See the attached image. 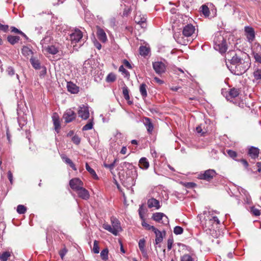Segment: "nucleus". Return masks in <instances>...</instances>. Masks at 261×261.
<instances>
[{"mask_svg":"<svg viewBox=\"0 0 261 261\" xmlns=\"http://www.w3.org/2000/svg\"><path fill=\"white\" fill-rule=\"evenodd\" d=\"M10 256L11 252L9 251H5L0 253V260L1 261H7Z\"/></svg>","mask_w":261,"mask_h":261,"instance_id":"32","label":"nucleus"},{"mask_svg":"<svg viewBox=\"0 0 261 261\" xmlns=\"http://www.w3.org/2000/svg\"><path fill=\"white\" fill-rule=\"evenodd\" d=\"M86 170L92 175V176L93 177V178L95 179H98V176L97 174H96V172L95 171L91 168L88 163L86 164Z\"/></svg>","mask_w":261,"mask_h":261,"instance_id":"36","label":"nucleus"},{"mask_svg":"<svg viewBox=\"0 0 261 261\" xmlns=\"http://www.w3.org/2000/svg\"><path fill=\"white\" fill-rule=\"evenodd\" d=\"M78 114L79 116L82 119H88L90 116L89 107L84 105L80 106L78 110Z\"/></svg>","mask_w":261,"mask_h":261,"instance_id":"6","label":"nucleus"},{"mask_svg":"<svg viewBox=\"0 0 261 261\" xmlns=\"http://www.w3.org/2000/svg\"><path fill=\"white\" fill-rule=\"evenodd\" d=\"M173 231L176 234H180L183 232V229L182 227L177 226L174 227Z\"/></svg>","mask_w":261,"mask_h":261,"instance_id":"48","label":"nucleus"},{"mask_svg":"<svg viewBox=\"0 0 261 261\" xmlns=\"http://www.w3.org/2000/svg\"><path fill=\"white\" fill-rule=\"evenodd\" d=\"M100 256L102 259L107 260L108 257V250L107 249L102 250L100 252Z\"/></svg>","mask_w":261,"mask_h":261,"instance_id":"45","label":"nucleus"},{"mask_svg":"<svg viewBox=\"0 0 261 261\" xmlns=\"http://www.w3.org/2000/svg\"><path fill=\"white\" fill-rule=\"evenodd\" d=\"M61 157L62 159L67 164H68L71 168L73 169L74 171L76 170V168L75 166V165L73 164V163L72 162V161L69 159L67 156L65 154H61Z\"/></svg>","mask_w":261,"mask_h":261,"instance_id":"22","label":"nucleus"},{"mask_svg":"<svg viewBox=\"0 0 261 261\" xmlns=\"http://www.w3.org/2000/svg\"><path fill=\"white\" fill-rule=\"evenodd\" d=\"M68 91L71 93H77L79 91V87L72 82H68L67 84Z\"/></svg>","mask_w":261,"mask_h":261,"instance_id":"20","label":"nucleus"},{"mask_svg":"<svg viewBox=\"0 0 261 261\" xmlns=\"http://www.w3.org/2000/svg\"><path fill=\"white\" fill-rule=\"evenodd\" d=\"M122 167L126 168L127 169L132 171L131 175L134 177L137 175V170L134 166L132 164L128 162H124L122 163Z\"/></svg>","mask_w":261,"mask_h":261,"instance_id":"16","label":"nucleus"},{"mask_svg":"<svg viewBox=\"0 0 261 261\" xmlns=\"http://www.w3.org/2000/svg\"><path fill=\"white\" fill-rule=\"evenodd\" d=\"M239 94V90L237 89H231L229 92V95L226 96L227 99H230V98H234L238 96Z\"/></svg>","mask_w":261,"mask_h":261,"instance_id":"27","label":"nucleus"},{"mask_svg":"<svg viewBox=\"0 0 261 261\" xmlns=\"http://www.w3.org/2000/svg\"><path fill=\"white\" fill-rule=\"evenodd\" d=\"M27 211L26 207L23 205H18L17 207V212L20 214H24Z\"/></svg>","mask_w":261,"mask_h":261,"instance_id":"40","label":"nucleus"},{"mask_svg":"<svg viewBox=\"0 0 261 261\" xmlns=\"http://www.w3.org/2000/svg\"><path fill=\"white\" fill-rule=\"evenodd\" d=\"M67 252V250L65 248L62 249V250H61L60 251L59 254L62 259H63L64 256L66 254Z\"/></svg>","mask_w":261,"mask_h":261,"instance_id":"55","label":"nucleus"},{"mask_svg":"<svg viewBox=\"0 0 261 261\" xmlns=\"http://www.w3.org/2000/svg\"><path fill=\"white\" fill-rule=\"evenodd\" d=\"M11 31L12 32H14V33H18V34H21L22 36H23L24 37H25V38H27V36L25 35V34L24 33H23L22 32H21V31H19L18 29H17V28L14 27H11Z\"/></svg>","mask_w":261,"mask_h":261,"instance_id":"49","label":"nucleus"},{"mask_svg":"<svg viewBox=\"0 0 261 261\" xmlns=\"http://www.w3.org/2000/svg\"><path fill=\"white\" fill-rule=\"evenodd\" d=\"M227 152L228 154L229 155V156L232 159H234L237 156V152L232 150H227Z\"/></svg>","mask_w":261,"mask_h":261,"instance_id":"51","label":"nucleus"},{"mask_svg":"<svg viewBox=\"0 0 261 261\" xmlns=\"http://www.w3.org/2000/svg\"><path fill=\"white\" fill-rule=\"evenodd\" d=\"M226 58L230 64H227L228 68L236 75H242L250 67V62L239 58L233 51L227 53Z\"/></svg>","mask_w":261,"mask_h":261,"instance_id":"1","label":"nucleus"},{"mask_svg":"<svg viewBox=\"0 0 261 261\" xmlns=\"http://www.w3.org/2000/svg\"><path fill=\"white\" fill-rule=\"evenodd\" d=\"M253 55L261 54V45L258 43H255L252 47Z\"/></svg>","mask_w":261,"mask_h":261,"instance_id":"33","label":"nucleus"},{"mask_svg":"<svg viewBox=\"0 0 261 261\" xmlns=\"http://www.w3.org/2000/svg\"><path fill=\"white\" fill-rule=\"evenodd\" d=\"M163 217H164V214L162 213H155L152 215V219L153 220L161 223V220L163 219Z\"/></svg>","mask_w":261,"mask_h":261,"instance_id":"29","label":"nucleus"},{"mask_svg":"<svg viewBox=\"0 0 261 261\" xmlns=\"http://www.w3.org/2000/svg\"><path fill=\"white\" fill-rule=\"evenodd\" d=\"M173 240L168 239L167 241V248L169 250H171L172 247Z\"/></svg>","mask_w":261,"mask_h":261,"instance_id":"61","label":"nucleus"},{"mask_svg":"<svg viewBox=\"0 0 261 261\" xmlns=\"http://www.w3.org/2000/svg\"><path fill=\"white\" fill-rule=\"evenodd\" d=\"M72 141L76 144H79L80 143V139L77 136H74L72 139Z\"/></svg>","mask_w":261,"mask_h":261,"instance_id":"60","label":"nucleus"},{"mask_svg":"<svg viewBox=\"0 0 261 261\" xmlns=\"http://www.w3.org/2000/svg\"><path fill=\"white\" fill-rule=\"evenodd\" d=\"M103 165L106 168H109L111 170H113L114 168V163H112L110 164H107L105 163Z\"/></svg>","mask_w":261,"mask_h":261,"instance_id":"62","label":"nucleus"},{"mask_svg":"<svg viewBox=\"0 0 261 261\" xmlns=\"http://www.w3.org/2000/svg\"><path fill=\"white\" fill-rule=\"evenodd\" d=\"M196 186V184L193 183V182H188L187 184H186V187L187 188H194V187H195Z\"/></svg>","mask_w":261,"mask_h":261,"instance_id":"64","label":"nucleus"},{"mask_svg":"<svg viewBox=\"0 0 261 261\" xmlns=\"http://www.w3.org/2000/svg\"><path fill=\"white\" fill-rule=\"evenodd\" d=\"M253 80H261V68L256 67L253 72Z\"/></svg>","mask_w":261,"mask_h":261,"instance_id":"31","label":"nucleus"},{"mask_svg":"<svg viewBox=\"0 0 261 261\" xmlns=\"http://www.w3.org/2000/svg\"><path fill=\"white\" fill-rule=\"evenodd\" d=\"M194 255L190 254H185L180 257V261H195Z\"/></svg>","mask_w":261,"mask_h":261,"instance_id":"26","label":"nucleus"},{"mask_svg":"<svg viewBox=\"0 0 261 261\" xmlns=\"http://www.w3.org/2000/svg\"><path fill=\"white\" fill-rule=\"evenodd\" d=\"M69 185L73 190L76 191L83 187V182L79 178H74L70 180Z\"/></svg>","mask_w":261,"mask_h":261,"instance_id":"9","label":"nucleus"},{"mask_svg":"<svg viewBox=\"0 0 261 261\" xmlns=\"http://www.w3.org/2000/svg\"><path fill=\"white\" fill-rule=\"evenodd\" d=\"M76 116V113L71 109H69L64 113L63 118L66 123H69L75 119Z\"/></svg>","mask_w":261,"mask_h":261,"instance_id":"7","label":"nucleus"},{"mask_svg":"<svg viewBox=\"0 0 261 261\" xmlns=\"http://www.w3.org/2000/svg\"><path fill=\"white\" fill-rule=\"evenodd\" d=\"M9 27L8 25H3L0 23V30L4 31V32H6L8 30Z\"/></svg>","mask_w":261,"mask_h":261,"instance_id":"58","label":"nucleus"},{"mask_svg":"<svg viewBox=\"0 0 261 261\" xmlns=\"http://www.w3.org/2000/svg\"><path fill=\"white\" fill-rule=\"evenodd\" d=\"M112 226L108 223L103 224L102 227L115 236H117L121 231V227L119 221L116 218L111 219Z\"/></svg>","mask_w":261,"mask_h":261,"instance_id":"2","label":"nucleus"},{"mask_svg":"<svg viewBox=\"0 0 261 261\" xmlns=\"http://www.w3.org/2000/svg\"><path fill=\"white\" fill-rule=\"evenodd\" d=\"M143 206L141 205L139 209V214L140 216V218L143 220L144 219V215H143Z\"/></svg>","mask_w":261,"mask_h":261,"instance_id":"57","label":"nucleus"},{"mask_svg":"<svg viewBox=\"0 0 261 261\" xmlns=\"http://www.w3.org/2000/svg\"><path fill=\"white\" fill-rule=\"evenodd\" d=\"M216 175V171L213 169H208L206 170L203 174L199 175V178L207 181L211 180Z\"/></svg>","mask_w":261,"mask_h":261,"instance_id":"8","label":"nucleus"},{"mask_svg":"<svg viewBox=\"0 0 261 261\" xmlns=\"http://www.w3.org/2000/svg\"><path fill=\"white\" fill-rule=\"evenodd\" d=\"M116 75L114 73H111L108 75L106 81L108 82H113L116 80Z\"/></svg>","mask_w":261,"mask_h":261,"instance_id":"43","label":"nucleus"},{"mask_svg":"<svg viewBox=\"0 0 261 261\" xmlns=\"http://www.w3.org/2000/svg\"><path fill=\"white\" fill-rule=\"evenodd\" d=\"M122 92H123V96H124V97L125 98V99L126 100L129 99V94H128V89L126 86H124L123 87Z\"/></svg>","mask_w":261,"mask_h":261,"instance_id":"42","label":"nucleus"},{"mask_svg":"<svg viewBox=\"0 0 261 261\" xmlns=\"http://www.w3.org/2000/svg\"><path fill=\"white\" fill-rule=\"evenodd\" d=\"M259 150L256 147H251L249 150V154L252 158H258Z\"/></svg>","mask_w":261,"mask_h":261,"instance_id":"23","label":"nucleus"},{"mask_svg":"<svg viewBox=\"0 0 261 261\" xmlns=\"http://www.w3.org/2000/svg\"><path fill=\"white\" fill-rule=\"evenodd\" d=\"M201 11L202 13L206 16H208L210 14L209 9L207 6L205 5L201 6Z\"/></svg>","mask_w":261,"mask_h":261,"instance_id":"46","label":"nucleus"},{"mask_svg":"<svg viewBox=\"0 0 261 261\" xmlns=\"http://www.w3.org/2000/svg\"><path fill=\"white\" fill-rule=\"evenodd\" d=\"M52 119L55 126V131L58 133L61 127L59 116L57 113H54L52 116Z\"/></svg>","mask_w":261,"mask_h":261,"instance_id":"15","label":"nucleus"},{"mask_svg":"<svg viewBox=\"0 0 261 261\" xmlns=\"http://www.w3.org/2000/svg\"><path fill=\"white\" fill-rule=\"evenodd\" d=\"M143 123L146 126L147 131L149 133H151L153 129V124L149 118L145 117L143 120Z\"/></svg>","mask_w":261,"mask_h":261,"instance_id":"21","label":"nucleus"},{"mask_svg":"<svg viewBox=\"0 0 261 261\" xmlns=\"http://www.w3.org/2000/svg\"><path fill=\"white\" fill-rule=\"evenodd\" d=\"M142 222V225L145 227V228L147 230H151L153 231L154 229L155 228L153 226H151L149 224H147L143 219Z\"/></svg>","mask_w":261,"mask_h":261,"instance_id":"41","label":"nucleus"},{"mask_svg":"<svg viewBox=\"0 0 261 261\" xmlns=\"http://www.w3.org/2000/svg\"><path fill=\"white\" fill-rule=\"evenodd\" d=\"M195 30V27L193 25L188 24L183 28L182 34L185 37H189L193 34Z\"/></svg>","mask_w":261,"mask_h":261,"instance_id":"10","label":"nucleus"},{"mask_svg":"<svg viewBox=\"0 0 261 261\" xmlns=\"http://www.w3.org/2000/svg\"><path fill=\"white\" fill-rule=\"evenodd\" d=\"M124 65L127 67L129 69H131L132 68L130 64L129 63V62L126 60H124L123 61Z\"/></svg>","mask_w":261,"mask_h":261,"instance_id":"63","label":"nucleus"},{"mask_svg":"<svg viewBox=\"0 0 261 261\" xmlns=\"http://www.w3.org/2000/svg\"><path fill=\"white\" fill-rule=\"evenodd\" d=\"M119 71L121 72L125 76H128L129 75V72L124 68L123 65L119 67Z\"/></svg>","mask_w":261,"mask_h":261,"instance_id":"50","label":"nucleus"},{"mask_svg":"<svg viewBox=\"0 0 261 261\" xmlns=\"http://www.w3.org/2000/svg\"><path fill=\"white\" fill-rule=\"evenodd\" d=\"M97 36L99 40L105 42L107 40V37L105 31L99 27L97 28Z\"/></svg>","mask_w":261,"mask_h":261,"instance_id":"17","label":"nucleus"},{"mask_svg":"<svg viewBox=\"0 0 261 261\" xmlns=\"http://www.w3.org/2000/svg\"><path fill=\"white\" fill-rule=\"evenodd\" d=\"M44 49H45L48 53L52 55H55L58 52V49L54 45H47Z\"/></svg>","mask_w":261,"mask_h":261,"instance_id":"30","label":"nucleus"},{"mask_svg":"<svg viewBox=\"0 0 261 261\" xmlns=\"http://www.w3.org/2000/svg\"><path fill=\"white\" fill-rule=\"evenodd\" d=\"M6 71L8 73V74L10 76H12L15 74V71L12 67H9L7 69Z\"/></svg>","mask_w":261,"mask_h":261,"instance_id":"53","label":"nucleus"},{"mask_svg":"<svg viewBox=\"0 0 261 261\" xmlns=\"http://www.w3.org/2000/svg\"><path fill=\"white\" fill-rule=\"evenodd\" d=\"M83 36V33L79 29H75L69 35V40L72 44L79 42ZM74 46V45H73Z\"/></svg>","mask_w":261,"mask_h":261,"instance_id":"4","label":"nucleus"},{"mask_svg":"<svg viewBox=\"0 0 261 261\" xmlns=\"http://www.w3.org/2000/svg\"><path fill=\"white\" fill-rule=\"evenodd\" d=\"M214 48L219 50L221 53H225L227 49L226 41L223 37L220 34L216 36L214 40Z\"/></svg>","mask_w":261,"mask_h":261,"instance_id":"3","label":"nucleus"},{"mask_svg":"<svg viewBox=\"0 0 261 261\" xmlns=\"http://www.w3.org/2000/svg\"><path fill=\"white\" fill-rule=\"evenodd\" d=\"M147 204L149 208L154 207L158 210L160 207L159 201L154 198L149 199L147 201Z\"/></svg>","mask_w":261,"mask_h":261,"instance_id":"19","label":"nucleus"},{"mask_svg":"<svg viewBox=\"0 0 261 261\" xmlns=\"http://www.w3.org/2000/svg\"><path fill=\"white\" fill-rule=\"evenodd\" d=\"M8 41L11 44H14L18 42L20 39V37L16 36H8Z\"/></svg>","mask_w":261,"mask_h":261,"instance_id":"34","label":"nucleus"},{"mask_svg":"<svg viewBox=\"0 0 261 261\" xmlns=\"http://www.w3.org/2000/svg\"><path fill=\"white\" fill-rule=\"evenodd\" d=\"M152 231H153L155 234V244H158L161 243L165 236V231H164L162 232L156 228H155Z\"/></svg>","mask_w":261,"mask_h":261,"instance_id":"12","label":"nucleus"},{"mask_svg":"<svg viewBox=\"0 0 261 261\" xmlns=\"http://www.w3.org/2000/svg\"><path fill=\"white\" fill-rule=\"evenodd\" d=\"M153 68L155 72L158 74H162L164 73L166 69L165 64L162 61H156L152 63Z\"/></svg>","mask_w":261,"mask_h":261,"instance_id":"5","label":"nucleus"},{"mask_svg":"<svg viewBox=\"0 0 261 261\" xmlns=\"http://www.w3.org/2000/svg\"><path fill=\"white\" fill-rule=\"evenodd\" d=\"M161 221H162L161 223L164 224V225L168 224L169 222L168 218L165 214H164V217H163V219L161 220Z\"/></svg>","mask_w":261,"mask_h":261,"instance_id":"56","label":"nucleus"},{"mask_svg":"<svg viewBox=\"0 0 261 261\" xmlns=\"http://www.w3.org/2000/svg\"><path fill=\"white\" fill-rule=\"evenodd\" d=\"M30 62L34 68L37 69L40 68V65L38 60H36L34 58H31Z\"/></svg>","mask_w":261,"mask_h":261,"instance_id":"38","label":"nucleus"},{"mask_svg":"<svg viewBox=\"0 0 261 261\" xmlns=\"http://www.w3.org/2000/svg\"><path fill=\"white\" fill-rule=\"evenodd\" d=\"M251 212L254 215L256 216H259L260 214L259 210L254 207L251 208Z\"/></svg>","mask_w":261,"mask_h":261,"instance_id":"54","label":"nucleus"},{"mask_svg":"<svg viewBox=\"0 0 261 261\" xmlns=\"http://www.w3.org/2000/svg\"><path fill=\"white\" fill-rule=\"evenodd\" d=\"M140 50V54L141 56H147L149 53V48L144 46H141L139 48Z\"/></svg>","mask_w":261,"mask_h":261,"instance_id":"35","label":"nucleus"},{"mask_svg":"<svg viewBox=\"0 0 261 261\" xmlns=\"http://www.w3.org/2000/svg\"><path fill=\"white\" fill-rule=\"evenodd\" d=\"M245 32L248 40L250 42H252L255 38V33L253 29L251 27H246L245 28Z\"/></svg>","mask_w":261,"mask_h":261,"instance_id":"13","label":"nucleus"},{"mask_svg":"<svg viewBox=\"0 0 261 261\" xmlns=\"http://www.w3.org/2000/svg\"><path fill=\"white\" fill-rule=\"evenodd\" d=\"M146 87L147 86L145 84H142L140 86V92L143 97H146L147 95Z\"/></svg>","mask_w":261,"mask_h":261,"instance_id":"37","label":"nucleus"},{"mask_svg":"<svg viewBox=\"0 0 261 261\" xmlns=\"http://www.w3.org/2000/svg\"><path fill=\"white\" fill-rule=\"evenodd\" d=\"M93 122L92 119H90L87 124L84 125L82 128L83 130H90L93 128Z\"/></svg>","mask_w":261,"mask_h":261,"instance_id":"39","label":"nucleus"},{"mask_svg":"<svg viewBox=\"0 0 261 261\" xmlns=\"http://www.w3.org/2000/svg\"><path fill=\"white\" fill-rule=\"evenodd\" d=\"M139 248L144 256H146L147 252L145 249V240L144 239L140 240L139 242Z\"/></svg>","mask_w":261,"mask_h":261,"instance_id":"25","label":"nucleus"},{"mask_svg":"<svg viewBox=\"0 0 261 261\" xmlns=\"http://www.w3.org/2000/svg\"><path fill=\"white\" fill-rule=\"evenodd\" d=\"M253 57L256 62L261 63V54H256Z\"/></svg>","mask_w":261,"mask_h":261,"instance_id":"59","label":"nucleus"},{"mask_svg":"<svg viewBox=\"0 0 261 261\" xmlns=\"http://www.w3.org/2000/svg\"><path fill=\"white\" fill-rule=\"evenodd\" d=\"M75 192L77 194L79 197L82 199L87 200L90 197L89 192L86 189L84 188L83 187L80 188Z\"/></svg>","mask_w":261,"mask_h":261,"instance_id":"14","label":"nucleus"},{"mask_svg":"<svg viewBox=\"0 0 261 261\" xmlns=\"http://www.w3.org/2000/svg\"><path fill=\"white\" fill-rule=\"evenodd\" d=\"M83 69L85 73L88 72L89 71H91V66L89 62L85 61L83 64Z\"/></svg>","mask_w":261,"mask_h":261,"instance_id":"47","label":"nucleus"},{"mask_svg":"<svg viewBox=\"0 0 261 261\" xmlns=\"http://www.w3.org/2000/svg\"><path fill=\"white\" fill-rule=\"evenodd\" d=\"M53 41V38L49 35H47L45 37L41 40L40 43L42 45L43 48H46L49 44L52 43Z\"/></svg>","mask_w":261,"mask_h":261,"instance_id":"18","label":"nucleus"},{"mask_svg":"<svg viewBox=\"0 0 261 261\" xmlns=\"http://www.w3.org/2000/svg\"><path fill=\"white\" fill-rule=\"evenodd\" d=\"M21 53L24 56L27 58L31 57L33 55V51L32 49L28 46H23L22 47L21 49Z\"/></svg>","mask_w":261,"mask_h":261,"instance_id":"24","label":"nucleus"},{"mask_svg":"<svg viewBox=\"0 0 261 261\" xmlns=\"http://www.w3.org/2000/svg\"><path fill=\"white\" fill-rule=\"evenodd\" d=\"M139 164L140 168L142 169H147L149 167V163L145 158H142L140 160Z\"/></svg>","mask_w":261,"mask_h":261,"instance_id":"28","label":"nucleus"},{"mask_svg":"<svg viewBox=\"0 0 261 261\" xmlns=\"http://www.w3.org/2000/svg\"><path fill=\"white\" fill-rule=\"evenodd\" d=\"M93 251V252L96 254H97L99 252L98 242L96 240H95L94 242Z\"/></svg>","mask_w":261,"mask_h":261,"instance_id":"44","label":"nucleus"},{"mask_svg":"<svg viewBox=\"0 0 261 261\" xmlns=\"http://www.w3.org/2000/svg\"><path fill=\"white\" fill-rule=\"evenodd\" d=\"M240 193L241 194H243L246 196L247 202H248V200H250V196L248 192L245 189L241 188V190L240 191Z\"/></svg>","mask_w":261,"mask_h":261,"instance_id":"52","label":"nucleus"},{"mask_svg":"<svg viewBox=\"0 0 261 261\" xmlns=\"http://www.w3.org/2000/svg\"><path fill=\"white\" fill-rule=\"evenodd\" d=\"M134 20L135 22L138 23V24H140L142 28H145L146 27V18L145 16L141 15L139 13H137L135 18Z\"/></svg>","mask_w":261,"mask_h":261,"instance_id":"11","label":"nucleus"}]
</instances>
